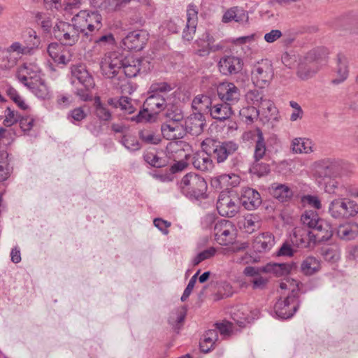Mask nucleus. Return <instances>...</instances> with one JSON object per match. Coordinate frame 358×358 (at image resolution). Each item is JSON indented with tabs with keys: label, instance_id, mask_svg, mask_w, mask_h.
I'll use <instances>...</instances> for the list:
<instances>
[{
	"label": "nucleus",
	"instance_id": "6",
	"mask_svg": "<svg viewBox=\"0 0 358 358\" xmlns=\"http://www.w3.org/2000/svg\"><path fill=\"white\" fill-rule=\"evenodd\" d=\"M328 211L334 218H349L358 213V203L348 198L335 199L330 202Z\"/></svg>",
	"mask_w": 358,
	"mask_h": 358
},
{
	"label": "nucleus",
	"instance_id": "53",
	"mask_svg": "<svg viewBox=\"0 0 358 358\" xmlns=\"http://www.w3.org/2000/svg\"><path fill=\"white\" fill-rule=\"evenodd\" d=\"M87 117V113L83 107L71 110L68 114V119L71 122H80Z\"/></svg>",
	"mask_w": 358,
	"mask_h": 358
},
{
	"label": "nucleus",
	"instance_id": "23",
	"mask_svg": "<svg viewBox=\"0 0 358 358\" xmlns=\"http://www.w3.org/2000/svg\"><path fill=\"white\" fill-rule=\"evenodd\" d=\"M336 77L331 80L334 85H339L347 80L349 76L348 58L342 55H337V66L335 70Z\"/></svg>",
	"mask_w": 358,
	"mask_h": 358
},
{
	"label": "nucleus",
	"instance_id": "10",
	"mask_svg": "<svg viewBox=\"0 0 358 358\" xmlns=\"http://www.w3.org/2000/svg\"><path fill=\"white\" fill-rule=\"evenodd\" d=\"M273 77V70L271 63L267 61H262L254 65L251 78L255 86L259 88H264L271 81Z\"/></svg>",
	"mask_w": 358,
	"mask_h": 358
},
{
	"label": "nucleus",
	"instance_id": "21",
	"mask_svg": "<svg viewBox=\"0 0 358 358\" xmlns=\"http://www.w3.org/2000/svg\"><path fill=\"white\" fill-rule=\"evenodd\" d=\"M206 126V120L200 113H193L185 121V130L194 136L201 134Z\"/></svg>",
	"mask_w": 358,
	"mask_h": 358
},
{
	"label": "nucleus",
	"instance_id": "37",
	"mask_svg": "<svg viewBox=\"0 0 358 358\" xmlns=\"http://www.w3.org/2000/svg\"><path fill=\"white\" fill-rule=\"evenodd\" d=\"M142 60L139 59H132L126 57L124 62V66L122 68V72L129 78L136 76L141 70Z\"/></svg>",
	"mask_w": 358,
	"mask_h": 358
},
{
	"label": "nucleus",
	"instance_id": "12",
	"mask_svg": "<svg viewBox=\"0 0 358 358\" xmlns=\"http://www.w3.org/2000/svg\"><path fill=\"white\" fill-rule=\"evenodd\" d=\"M214 236L220 245H227L235 241L236 229L231 222L222 220L218 221L214 227Z\"/></svg>",
	"mask_w": 358,
	"mask_h": 358
},
{
	"label": "nucleus",
	"instance_id": "42",
	"mask_svg": "<svg viewBox=\"0 0 358 358\" xmlns=\"http://www.w3.org/2000/svg\"><path fill=\"white\" fill-rule=\"evenodd\" d=\"M280 287L281 289H287L290 292L287 296H294L299 299V282L296 280L289 278H285L280 283Z\"/></svg>",
	"mask_w": 358,
	"mask_h": 358
},
{
	"label": "nucleus",
	"instance_id": "17",
	"mask_svg": "<svg viewBox=\"0 0 358 358\" xmlns=\"http://www.w3.org/2000/svg\"><path fill=\"white\" fill-rule=\"evenodd\" d=\"M17 77L20 83L27 86L31 82L39 80V78H41V71L37 65L25 63L18 68Z\"/></svg>",
	"mask_w": 358,
	"mask_h": 358
},
{
	"label": "nucleus",
	"instance_id": "29",
	"mask_svg": "<svg viewBox=\"0 0 358 358\" xmlns=\"http://www.w3.org/2000/svg\"><path fill=\"white\" fill-rule=\"evenodd\" d=\"M232 320L240 327H245L250 322L248 308L243 305L232 307L230 310Z\"/></svg>",
	"mask_w": 358,
	"mask_h": 358
},
{
	"label": "nucleus",
	"instance_id": "45",
	"mask_svg": "<svg viewBox=\"0 0 358 358\" xmlns=\"http://www.w3.org/2000/svg\"><path fill=\"white\" fill-rule=\"evenodd\" d=\"M217 250L215 247H210L200 252L192 259V265L196 266L201 262L213 257L216 255Z\"/></svg>",
	"mask_w": 358,
	"mask_h": 358
},
{
	"label": "nucleus",
	"instance_id": "38",
	"mask_svg": "<svg viewBox=\"0 0 358 358\" xmlns=\"http://www.w3.org/2000/svg\"><path fill=\"white\" fill-rule=\"evenodd\" d=\"M358 234V225L347 224L340 225L337 229L338 236L343 240L350 241L354 239Z\"/></svg>",
	"mask_w": 358,
	"mask_h": 358
},
{
	"label": "nucleus",
	"instance_id": "50",
	"mask_svg": "<svg viewBox=\"0 0 358 358\" xmlns=\"http://www.w3.org/2000/svg\"><path fill=\"white\" fill-rule=\"evenodd\" d=\"M36 21L45 31H49L52 26V19L46 13L38 12L35 15Z\"/></svg>",
	"mask_w": 358,
	"mask_h": 358
},
{
	"label": "nucleus",
	"instance_id": "64",
	"mask_svg": "<svg viewBox=\"0 0 358 358\" xmlns=\"http://www.w3.org/2000/svg\"><path fill=\"white\" fill-rule=\"evenodd\" d=\"M283 34L279 29H272L271 31L264 34V38L266 42L272 43L282 37Z\"/></svg>",
	"mask_w": 358,
	"mask_h": 358
},
{
	"label": "nucleus",
	"instance_id": "8",
	"mask_svg": "<svg viewBox=\"0 0 358 358\" xmlns=\"http://www.w3.org/2000/svg\"><path fill=\"white\" fill-rule=\"evenodd\" d=\"M320 57L317 50H312L301 59L296 70V76L300 80H307L315 76L319 71L317 61Z\"/></svg>",
	"mask_w": 358,
	"mask_h": 358
},
{
	"label": "nucleus",
	"instance_id": "58",
	"mask_svg": "<svg viewBox=\"0 0 358 358\" xmlns=\"http://www.w3.org/2000/svg\"><path fill=\"white\" fill-rule=\"evenodd\" d=\"M246 99L255 106H259L263 101V96L257 90H250L246 94Z\"/></svg>",
	"mask_w": 358,
	"mask_h": 358
},
{
	"label": "nucleus",
	"instance_id": "15",
	"mask_svg": "<svg viewBox=\"0 0 358 358\" xmlns=\"http://www.w3.org/2000/svg\"><path fill=\"white\" fill-rule=\"evenodd\" d=\"M217 92L220 100L231 106L237 103L241 99V90L233 83H220Z\"/></svg>",
	"mask_w": 358,
	"mask_h": 358
},
{
	"label": "nucleus",
	"instance_id": "46",
	"mask_svg": "<svg viewBox=\"0 0 358 358\" xmlns=\"http://www.w3.org/2000/svg\"><path fill=\"white\" fill-rule=\"evenodd\" d=\"M139 137L146 144L157 145L161 141L160 136L153 131L144 129L139 132Z\"/></svg>",
	"mask_w": 358,
	"mask_h": 358
},
{
	"label": "nucleus",
	"instance_id": "7",
	"mask_svg": "<svg viewBox=\"0 0 358 358\" xmlns=\"http://www.w3.org/2000/svg\"><path fill=\"white\" fill-rule=\"evenodd\" d=\"M216 207L221 216L233 217L239 212V196L233 192H222L218 196Z\"/></svg>",
	"mask_w": 358,
	"mask_h": 358
},
{
	"label": "nucleus",
	"instance_id": "20",
	"mask_svg": "<svg viewBox=\"0 0 358 358\" xmlns=\"http://www.w3.org/2000/svg\"><path fill=\"white\" fill-rule=\"evenodd\" d=\"M239 199L240 205L242 204L248 210H255L262 203L259 193L252 188L243 189Z\"/></svg>",
	"mask_w": 358,
	"mask_h": 358
},
{
	"label": "nucleus",
	"instance_id": "61",
	"mask_svg": "<svg viewBox=\"0 0 358 358\" xmlns=\"http://www.w3.org/2000/svg\"><path fill=\"white\" fill-rule=\"evenodd\" d=\"M318 183L323 185L324 191L329 194L334 193L335 189L338 187V182L334 178H329L325 180H318Z\"/></svg>",
	"mask_w": 358,
	"mask_h": 358
},
{
	"label": "nucleus",
	"instance_id": "34",
	"mask_svg": "<svg viewBox=\"0 0 358 358\" xmlns=\"http://www.w3.org/2000/svg\"><path fill=\"white\" fill-rule=\"evenodd\" d=\"M26 87L40 99H45L50 96L49 88L42 78H40L39 80L29 83Z\"/></svg>",
	"mask_w": 358,
	"mask_h": 358
},
{
	"label": "nucleus",
	"instance_id": "13",
	"mask_svg": "<svg viewBox=\"0 0 358 358\" xmlns=\"http://www.w3.org/2000/svg\"><path fill=\"white\" fill-rule=\"evenodd\" d=\"M300 305V300L294 296H287L278 300L274 306V312L280 319L292 317Z\"/></svg>",
	"mask_w": 358,
	"mask_h": 358
},
{
	"label": "nucleus",
	"instance_id": "31",
	"mask_svg": "<svg viewBox=\"0 0 358 358\" xmlns=\"http://www.w3.org/2000/svg\"><path fill=\"white\" fill-rule=\"evenodd\" d=\"M211 99L209 96L203 94H199L194 97L192 101V106L194 113H200L204 116V114L210 113L211 109Z\"/></svg>",
	"mask_w": 358,
	"mask_h": 358
},
{
	"label": "nucleus",
	"instance_id": "14",
	"mask_svg": "<svg viewBox=\"0 0 358 358\" xmlns=\"http://www.w3.org/2000/svg\"><path fill=\"white\" fill-rule=\"evenodd\" d=\"M47 52L54 62L59 64H66L74 57L73 49L68 48L61 42L60 43H51L49 44Z\"/></svg>",
	"mask_w": 358,
	"mask_h": 358
},
{
	"label": "nucleus",
	"instance_id": "11",
	"mask_svg": "<svg viewBox=\"0 0 358 358\" xmlns=\"http://www.w3.org/2000/svg\"><path fill=\"white\" fill-rule=\"evenodd\" d=\"M55 38L66 46L76 44L80 38V33L71 23L59 22L53 28Z\"/></svg>",
	"mask_w": 358,
	"mask_h": 358
},
{
	"label": "nucleus",
	"instance_id": "24",
	"mask_svg": "<svg viewBox=\"0 0 358 358\" xmlns=\"http://www.w3.org/2000/svg\"><path fill=\"white\" fill-rule=\"evenodd\" d=\"M292 243L299 245H303L308 246L311 242L320 243L325 241L324 240H317L315 237L312 236V231L307 230L303 227H296L293 231Z\"/></svg>",
	"mask_w": 358,
	"mask_h": 358
},
{
	"label": "nucleus",
	"instance_id": "26",
	"mask_svg": "<svg viewBox=\"0 0 358 358\" xmlns=\"http://www.w3.org/2000/svg\"><path fill=\"white\" fill-rule=\"evenodd\" d=\"M248 20V13L242 8L232 7L225 11L222 16V21L224 23H228L230 22H236L238 23H245Z\"/></svg>",
	"mask_w": 358,
	"mask_h": 358
},
{
	"label": "nucleus",
	"instance_id": "59",
	"mask_svg": "<svg viewBox=\"0 0 358 358\" xmlns=\"http://www.w3.org/2000/svg\"><path fill=\"white\" fill-rule=\"evenodd\" d=\"M164 116L169 120V122L179 123L183 119V115L179 109H168Z\"/></svg>",
	"mask_w": 358,
	"mask_h": 358
},
{
	"label": "nucleus",
	"instance_id": "47",
	"mask_svg": "<svg viewBox=\"0 0 358 358\" xmlns=\"http://www.w3.org/2000/svg\"><path fill=\"white\" fill-rule=\"evenodd\" d=\"M5 50L12 55L19 57L20 59L21 55L29 53L31 49L27 46L22 45L20 42H14Z\"/></svg>",
	"mask_w": 358,
	"mask_h": 358
},
{
	"label": "nucleus",
	"instance_id": "52",
	"mask_svg": "<svg viewBox=\"0 0 358 358\" xmlns=\"http://www.w3.org/2000/svg\"><path fill=\"white\" fill-rule=\"evenodd\" d=\"M198 22V9L196 6L190 3L187 8V24L197 26Z\"/></svg>",
	"mask_w": 358,
	"mask_h": 358
},
{
	"label": "nucleus",
	"instance_id": "2",
	"mask_svg": "<svg viewBox=\"0 0 358 358\" xmlns=\"http://www.w3.org/2000/svg\"><path fill=\"white\" fill-rule=\"evenodd\" d=\"M201 146L202 150L208 153L211 159H215L217 163L225 162L229 155L235 153L238 149V145L232 141L221 142L211 138L203 140Z\"/></svg>",
	"mask_w": 358,
	"mask_h": 358
},
{
	"label": "nucleus",
	"instance_id": "3",
	"mask_svg": "<svg viewBox=\"0 0 358 358\" xmlns=\"http://www.w3.org/2000/svg\"><path fill=\"white\" fill-rule=\"evenodd\" d=\"M302 224L312 231V236L317 240H329L333 235L329 222L320 218L315 210H306L301 216Z\"/></svg>",
	"mask_w": 358,
	"mask_h": 358
},
{
	"label": "nucleus",
	"instance_id": "4",
	"mask_svg": "<svg viewBox=\"0 0 358 358\" xmlns=\"http://www.w3.org/2000/svg\"><path fill=\"white\" fill-rule=\"evenodd\" d=\"M178 187L185 196L191 199L206 197L207 183L204 178L194 173L185 175L178 182Z\"/></svg>",
	"mask_w": 358,
	"mask_h": 358
},
{
	"label": "nucleus",
	"instance_id": "30",
	"mask_svg": "<svg viewBox=\"0 0 358 358\" xmlns=\"http://www.w3.org/2000/svg\"><path fill=\"white\" fill-rule=\"evenodd\" d=\"M270 192L280 202L289 201L293 196L292 190L284 184H273L270 188Z\"/></svg>",
	"mask_w": 358,
	"mask_h": 358
},
{
	"label": "nucleus",
	"instance_id": "33",
	"mask_svg": "<svg viewBox=\"0 0 358 358\" xmlns=\"http://www.w3.org/2000/svg\"><path fill=\"white\" fill-rule=\"evenodd\" d=\"M210 114L213 119L223 121L229 118L233 111L231 106L223 102L212 106Z\"/></svg>",
	"mask_w": 358,
	"mask_h": 358
},
{
	"label": "nucleus",
	"instance_id": "62",
	"mask_svg": "<svg viewBox=\"0 0 358 358\" xmlns=\"http://www.w3.org/2000/svg\"><path fill=\"white\" fill-rule=\"evenodd\" d=\"M185 315V311L182 310L173 312L169 317V322L171 324L177 326L184 321Z\"/></svg>",
	"mask_w": 358,
	"mask_h": 358
},
{
	"label": "nucleus",
	"instance_id": "27",
	"mask_svg": "<svg viewBox=\"0 0 358 358\" xmlns=\"http://www.w3.org/2000/svg\"><path fill=\"white\" fill-rule=\"evenodd\" d=\"M192 164L194 167L201 171H208L213 169V162L210 156L202 152L195 153L192 158Z\"/></svg>",
	"mask_w": 358,
	"mask_h": 358
},
{
	"label": "nucleus",
	"instance_id": "9",
	"mask_svg": "<svg viewBox=\"0 0 358 358\" xmlns=\"http://www.w3.org/2000/svg\"><path fill=\"white\" fill-rule=\"evenodd\" d=\"M125 59L126 57L118 52L106 54L101 62L103 75L108 78L115 77L122 71Z\"/></svg>",
	"mask_w": 358,
	"mask_h": 358
},
{
	"label": "nucleus",
	"instance_id": "48",
	"mask_svg": "<svg viewBox=\"0 0 358 358\" xmlns=\"http://www.w3.org/2000/svg\"><path fill=\"white\" fill-rule=\"evenodd\" d=\"M8 153L1 152L0 154V181H5L9 176L10 169L7 158Z\"/></svg>",
	"mask_w": 358,
	"mask_h": 358
},
{
	"label": "nucleus",
	"instance_id": "63",
	"mask_svg": "<svg viewBox=\"0 0 358 358\" xmlns=\"http://www.w3.org/2000/svg\"><path fill=\"white\" fill-rule=\"evenodd\" d=\"M268 279L266 277L262 276L261 274L258 276H257L255 278H252V280L250 281L252 283V287L254 289H264L267 283H268Z\"/></svg>",
	"mask_w": 358,
	"mask_h": 358
},
{
	"label": "nucleus",
	"instance_id": "57",
	"mask_svg": "<svg viewBox=\"0 0 358 358\" xmlns=\"http://www.w3.org/2000/svg\"><path fill=\"white\" fill-rule=\"evenodd\" d=\"M127 5L124 0H106L103 9L108 11H115L121 9Z\"/></svg>",
	"mask_w": 358,
	"mask_h": 358
},
{
	"label": "nucleus",
	"instance_id": "60",
	"mask_svg": "<svg viewBox=\"0 0 358 358\" xmlns=\"http://www.w3.org/2000/svg\"><path fill=\"white\" fill-rule=\"evenodd\" d=\"M216 329L220 331V334L224 336H229L234 331L233 324L228 321H223L220 323L215 324Z\"/></svg>",
	"mask_w": 358,
	"mask_h": 358
},
{
	"label": "nucleus",
	"instance_id": "36",
	"mask_svg": "<svg viewBox=\"0 0 358 358\" xmlns=\"http://www.w3.org/2000/svg\"><path fill=\"white\" fill-rule=\"evenodd\" d=\"M292 269V265L287 263L282 264H267L262 267L264 273H271L276 276L287 275Z\"/></svg>",
	"mask_w": 358,
	"mask_h": 358
},
{
	"label": "nucleus",
	"instance_id": "43",
	"mask_svg": "<svg viewBox=\"0 0 358 358\" xmlns=\"http://www.w3.org/2000/svg\"><path fill=\"white\" fill-rule=\"evenodd\" d=\"M266 150L264 138L261 131L257 132V140L255 143L254 157L255 162H258L263 159Z\"/></svg>",
	"mask_w": 358,
	"mask_h": 358
},
{
	"label": "nucleus",
	"instance_id": "18",
	"mask_svg": "<svg viewBox=\"0 0 358 358\" xmlns=\"http://www.w3.org/2000/svg\"><path fill=\"white\" fill-rule=\"evenodd\" d=\"M338 164L329 159L323 160L316 164L314 175L317 180L335 178L338 176Z\"/></svg>",
	"mask_w": 358,
	"mask_h": 358
},
{
	"label": "nucleus",
	"instance_id": "56",
	"mask_svg": "<svg viewBox=\"0 0 358 358\" xmlns=\"http://www.w3.org/2000/svg\"><path fill=\"white\" fill-rule=\"evenodd\" d=\"M289 106L292 108L293 111L290 115L289 120L292 122L297 121L298 120H301L303 115V111L301 107V106L294 101H289Z\"/></svg>",
	"mask_w": 358,
	"mask_h": 358
},
{
	"label": "nucleus",
	"instance_id": "41",
	"mask_svg": "<svg viewBox=\"0 0 358 358\" xmlns=\"http://www.w3.org/2000/svg\"><path fill=\"white\" fill-rule=\"evenodd\" d=\"M18 59L19 57L12 55L7 50H3L0 57V69L1 70H10L17 64Z\"/></svg>",
	"mask_w": 358,
	"mask_h": 358
},
{
	"label": "nucleus",
	"instance_id": "5",
	"mask_svg": "<svg viewBox=\"0 0 358 358\" xmlns=\"http://www.w3.org/2000/svg\"><path fill=\"white\" fill-rule=\"evenodd\" d=\"M102 17L97 13H89L86 10H81L72 18L71 23L80 34L85 36L93 35V33L98 31L102 27Z\"/></svg>",
	"mask_w": 358,
	"mask_h": 358
},
{
	"label": "nucleus",
	"instance_id": "28",
	"mask_svg": "<svg viewBox=\"0 0 358 358\" xmlns=\"http://www.w3.org/2000/svg\"><path fill=\"white\" fill-rule=\"evenodd\" d=\"M162 133L167 140H176L183 137V127L180 123L169 122L162 124Z\"/></svg>",
	"mask_w": 358,
	"mask_h": 358
},
{
	"label": "nucleus",
	"instance_id": "32",
	"mask_svg": "<svg viewBox=\"0 0 358 358\" xmlns=\"http://www.w3.org/2000/svg\"><path fill=\"white\" fill-rule=\"evenodd\" d=\"M203 43H206V45H202L201 40H198L196 41V43L199 47L201 46L202 48L199 49L197 50V55L201 57H204L208 55L210 51L215 52L222 48V45H213L212 43L214 42V38L212 36H210L208 33H205L203 36Z\"/></svg>",
	"mask_w": 358,
	"mask_h": 358
},
{
	"label": "nucleus",
	"instance_id": "35",
	"mask_svg": "<svg viewBox=\"0 0 358 358\" xmlns=\"http://www.w3.org/2000/svg\"><path fill=\"white\" fill-rule=\"evenodd\" d=\"M292 149L296 154H308L313 152V143L308 138H296L292 140Z\"/></svg>",
	"mask_w": 358,
	"mask_h": 358
},
{
	"label": "nucleus",
	"instance_id": "19",
	"mask_svg": "<svg viewBox=\"0 0 358 358\" xmlns=\"http://www.w3.org/2000/svg\"><path fill=\"white\" fill-rule=\"evenodd\" d=\"M243 63L239 57L225 56L218 63L220 72L225 76L236 74L242 69Z\"/></svg>",
	"mask_w": 358,
	"mask_h": 358
},
{
	"label": "nucleus",
	"instance_id": "49",
	"mask_svg": "<svg viewBox=\"0 0 358 358\" xmlns=\"http://www.w3.org/2000/svg\"><path fill=\"white\" fill-rule=\"evenodd\" d=\"M122 144L130 151H136L141 148V145L136 137L130 135H125L122 138Z\"/></svg>",
	"mask_w": 358,
	"mask_h": 358
},
{
	"label": "nucleus",
	"instance_id": "40",
	"mask_svg": "<svg viewBox=\"0 0 358 358\" xmlns=\"http://www.w3.org/2000/svg\"><path fill=\"white\" fill-rule=\"evenodd\" d=\"M218 339L217 331L216 329H210L206 332L203 339L200 343V348L203 352H208L213 347Z\"/></svg>",
	"mask_w": 358,
	"mask_h": 358
},
{
	"label": "nucleus",
	"instance_id": "1",
	"mask_svg": "<svg viewBox=\"0 0 358 358\" xmlns=\"http://www.w3.org/2000/svg\"><path fill=\"white\" fill-rule=\"evenodd\" d=\"M171 90V86L166 83L152 84L150 87L151 94L145 101L143 109L131 117V120L136 122H155L157 115L167 107V93Z\"/></svg>",
	"mask_w": 358,
	"mask_h": 358
},
{
	"label": "nucleus",
	"instance_id": "39",
	"mask_svg": "<svg viewBox=\"0 0 358 358\" xmlns=\"http://www.w3.org/2000/svg\"><path fill=\"white\" fill-rule=\"evenodd\" d=\"M320 268V261L314 257H306L301 264V272L306 275H311Z\"/></svg>",
	"mask_w": 358,
	"mask_h": 358
},
{
	"label": "nucleus",
	"instance_id": "16",
	"mask_svg": "<svg viewBox=\"0 0 358 358\" xmlns=\"http://www.w3.org/2000/svg\"><path fill=\"white\" fill-rule=\"evenodd\" d=\"M148 40V34L144 30L130 31L122 39V44L129 50H141Z\"/></svg>",
	"mask_w": 358,
	"mask_h": 358
},
{
	"label": "nucleus",
	"instance_id": "54",
	"mask_svg": "<svg viewBox=\"0 0 358 358\" xmlns=\"http://www.w3.org/2000/svg\"><path fill=\"white\" fill-rule=\"evenodd\" d=\"M20 120V116L18 113L13 110H11L9 107L7 108L6 110L5 119L3 120V125L8 127L13 125L15 123L18 122Z\"/></svg>",
	"mask_w": 358,
	"mask_h": 358
},
{
	"label": "nucleus",
	"instance_id": "55",
	"mask_svg": "<svg viewBox=\"0 0 358 358\" xmlns=\"http://www.w3.org/2000/svg\"><path fill=\"white\" fill-rule=\"evenodd\" d=\"M118 107L127 114H131L134 112L135 108L131 103V99L127 96H122L118 100Z\"/></svg>",
	"mask_w": 358,
	"mask_h": 358
},
{
	"label": "nucleus",
	"instance_id": "44",
	"mask_svg": "<svg viewBox=\"0 0 358 358\" xmlns=\"http://www.w3.org/2000/svg\"><path fill=\"white\" fill-rule=\"evenodd\" d=\"M95 114L102 121H109L111 119V113L109 110L101 102L100 98L96 97L94 101Z\"/></svg>",
	"mask_w": 358,
	"mask_h": 358
},
{
	"label": "nucleus",
	"instance_id": "22",
	"mask_svg": "<svg viewBox=\"0 0 358 358\" xmlns=\"http://www.w3.org/2000/svg\"><path fill=\"white\" fill-rule=\"evenodd\" d=\"M71 74L73 78L77 80L87 90L92 89L94 87V80L85 66L76 65L72 66Z\"/></svg>",
	"mask_w": 358,
	"mask_h": 358
},
{
	"label": "nucleus",
	"instance_id": "25",
	"mask_svg": "<svg viewBox=\"0 0 358 358\" xmlns=\"http://www.w3.org/2000/svg\"><path fill=\"white\" fill-rule=\"evenodd\" d=\"M274 245V236L271 233L266 232L255 237L253 248L258 252H265L270 250Z\"/></svg>",
	"mask_w": 358,
	"mask_h": 358
},
{
	"label": "nucleus",
	"instance_id": "51",
	"mask_svg": "<svg viewBox=\"0 0 358 358\" xmlns=\"http://www.w3.org/2000/svg\"><path fill=\"white\" fill-rule=\"evenodd\" d=\"M145 161L150 165L160 168L165 166V160L153 152H148L144 155Z\"/></svg>",
	"mask_w": 358,
	"mask_h": 358
}]
</instances>
